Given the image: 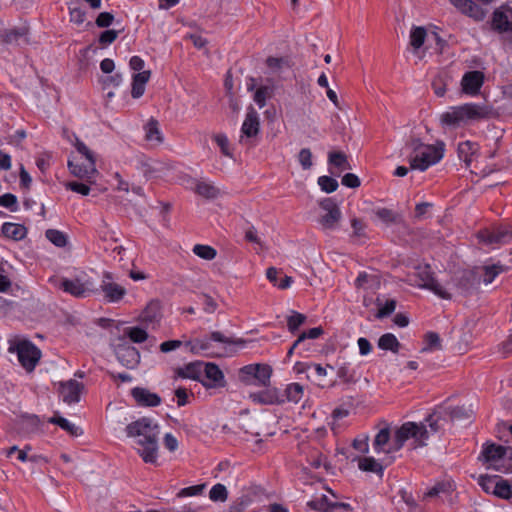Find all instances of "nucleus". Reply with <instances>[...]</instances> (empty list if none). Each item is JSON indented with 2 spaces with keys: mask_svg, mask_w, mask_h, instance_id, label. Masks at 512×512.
I'll list each match as a JSON object with an SVG mask.
<instances>
[{
  "mask_svg": "<svg viewBox=\"0 0 512 512\" xmlns=\"http://www.w3.org/2000/svg\"><path fill=\"white\" fill-rule=\"evenodd\" d=\"M127 437L133 438L137 453L145 463L157 464L159 425L149 417H142L126 426Z\"/></svg>",
  "mask_w": 512,
  "mask_h": 512,
  "instance_id": "obj_1",
  "label": "nucleus"
},
{
  "mask_svg": "<svg viewBox=\"0 0 512 512\" xmlns=\"http://www.w3.org/2000/svg\"><path fill=\"white\" fill-rule=\"evenodd\" d=\"M445 144L441 141L436 144H425L419 138L409 139L403 153L410 165V169L425 171L437 164L444 157Z\"/></svg>",
  "mask_w": 512,
  "mask_h": 512,
  "instance_id": "obj_2",
  "label": "nucleus"
},
{
  "mask_svg": "<svg viewBox=\"0 0 512 512\" xmlns=\"http://www.w3.org/2000/svg\"><path fill=\"white\" fill-rule=\"evenodd\" d=\"M490 113L491 109L486 105L467 103L451 107L441 115L440 120L444 126L458 127L469 121H477L487 118Z\"/></svg>",
  "mask_w": 512,
  "mask_h": 512,
  "instance_id": "obj_3",
  "label": "nucleus"
},
{
  "mask_svg": "<svg viewBox=\"0 0 512 512\" xmlns=\"http://www.w3.org/2000/svg\"><path fill=\"white\" fill-rule=\"evenodd\" d=\"M74 146L81 155V159L68 161L70 172L75 177L85 179L88 183H94L98 174L94 153L78 138H76Z\"/></svg>",
  "mask_w": 512,
  "mask_h": 512,
  "instance_id": "obj_4",
  "label": "nucleus"
},
{
  "mask_svg": "<svg viewBox=\"0 0 512 512\" xmlns=\"http://www.w3.org/2000/svg\"><path fill=\"white\" fill-rule=\"evenodd\" d=\"M429 432L423 423L405 422L394 432L393 446L389 451H398L404 444L411 440L413 448H419L427 445Z\"/></svg>",
  "mask_w": 512,
  "mask_h": 512,
  "instance_id": "obj_5",
  "label": "nucleus"
},
{
  "mask_svg": "<svg viewBox=\"0 0 512 512\" xmlns=\"http://www.w3.org/2000/svg\"><path fill=\"white\" fill-rule=\"evenodd\" d=\"M59 288L76 298H86L98 291L94 280L85 271H79L72 278H62Z\"/></svg>",
  "mask_w": 512,
  "mask_h": 512,
  "instance_id": "obj_6",
  "label": "nucleus"
},
{
  "mask_svg": "<svg viewBox=\"0 0 512 512\" xmlns=\"http://www.w3.org/2000/svg\"><path fill=\"white\" fill-rule=\"evenodd\" d=\"M508 451H512V449L502 445L489 444L483 448L479 458L488 469L507 473L509 471V465H506Z\"/></svg>",
  "mask_w": 512,
  "mask_h": 512,
  "instance_id": "obj_7",
  "label": "nucleus"
},
{
  "mask_svg": "<svg viewBox=\"0 0 512 512\" xmlns=\"http://www.w3.org/2000/svg\"><path fill=\"white\" fill-rule=\"evenodd\" d=\"M272 372L268 364H249L240 369V379L247 384L268 387Z\"/></svg>",
  "mask_w": 512,
  "mask_h": 512,
  "instance_id": "obj_8",
  "label": "nucleus"
},
{
  "mask_svg": "<svg viewBox=\"0 0 512 512\" xmlns=\"http://www.w3.org/2000/svg\"><path fill=\"white\" fill-rule=\"evenodd\" d=\"M491 27L504 42L512 44V7L502 5L497 8L492 15Z\"/></svg>",
  "mask_w": 512,
  "mask_h": 512,
  "instance_id": "obj_9",
  "label": "nucleus"
},
{
  "mask_svg": "<svg viewBox=\"0 0 512 512\" xmlns=\"http://www.w3.org/2000/svg\"><path fill=\"white\" fill-rule=\"evenodd\" d=\"M418 276L421 281L420 287L432 291L435 295L442 299H451L452 294L450 285L436 278L430 271L429 266H425L424 268L420 269Z\"/></svg>",
  "mask_w": 512,
  "mask_h": 512,
  "instance_id": "obj_10",
  "label": "nucleus"
},
{
  "mask_svg": "<svg viewBox=\"0 0 512 512\" xmlns=\"http://www.w3.org/2000/svg\"><path fill=\"white\" fill-rule=\"evenodd\" d=\"M8 352L17 355L21 366L32 372V342L20 336H14L8 340Z\"/></svg>",
  "mask_w": 512,
  "mask_h": 512,
  "instance_id": "obj_11",
  "label": "nucleus"
},
{
  "mask_svg": "<svg viewBox=\"0 0 512 512\" xmlns=\"http://www.w3.org/2000/svg\"><path fill=\"white\" fill-rule=\"evenodd\" d=\"M320 207L324 211L319 218V224L323 230H335L342 218V213L337 203L331 199L326 198L320 202Z\"/></svg>",
  "mask_w": 512,
  "mask_h": 512,
  "instance_id": "obj_12",
  "label": "nucleus"
},
{
  "mask_svg": "<svg viewBox=\"0 0 512 512\" xmlns=\"http://www.w3.org/2000/svg\"><path fill=\"white\" fill-rule=\"evenodd\" d=\"M211 340L224 344H233L238 346H243L245 344V341L242 339L231 340L225 337L222 333L215 331L211 333V339L203 338L189 342V344L191 345V352L195 354L205 352L207 355H219L218 353L210 352Z\"/></svg>",
  "mask_w": 512,
  "mask_h": 512,
  "instance_id": "obj_13",
  "label": "nucleus"
},
{
  "mask_svg": "<svg viewBox=\"0 0 512 512\" xmlns=\"http://www.w3.org/2000/svg\"><path fill=\"white\" fill-rule=\"evenodd\" d=\"M100 290L107 302L116 303L126 295V289L114 281L110 272H104L100 284Z\"/></svg>",
  "mask_w": 512,
  "mask_h": 512,
  "instance_id": "obj_14",
  "label": "nucleus"
},
{
  "mask_svg": "<svg viewBox=\"0 0 512 512\" xmlns=\"http://www.w3.org/2000/svg\"><path fill=\"white\" fill-rule=\"evenodd\" d=\"M115 354L119 362L128 369H134L140 363L139 351L125 340L116 345Z\"/></svg>",
  "mask_w": 512,
  "mask_h": 512,
  "instance_id": "obj_15",
  "label": "nucleus"
},
{
  "mask_svg": "<svg viewBox=\"0 0 512 512\" xmlns=\"http://www.w3.org/2000/svg\"><path fill=\"white\" fill-rule=\"evenodd\" d=\"M84 390V385L76 380L70 379L60 385V395L67 404H73L80 401V394Z\"/></svg>",
  "mask_w": 512,
  "mask_h": 512,
  "instance_id": "obj_16",
  "label": "nucleus"
},
{
  "mask_svg": "<svg viewBox=\"0 0 512 512\" xmlns=\"http://www.w3.org/2000/svg\"><path fill=\"white\" fill-rule=\"evenodd\" d=\"M477 278L473 271L462 270L455 273L452 282H446L451 287V290L458 289L461 292H468L476 284Z\"/></svg>",
  "mask_w": 512,
  "mask_h": 512,
  "instance_id": "obj_17",
  "label": "nucleus"
},
{
  "mask_svg": "<svg viewBox=\"0 0 512 512\" xmlns=\"http://www.w3.org/2000/svg\"><path fill=\"white\" fill-rule=\"evenodd\" d=\"M266 388L263 391L251 393L249 398L255 403L265 405L281 404L285 401L284 395H281L276 388Z\"/></svg>",
  "mask_w": 512,
  "mask_h": 512,
  "instance_id": "obj_18",
  "label": "nucleus"
},
{
  "mask_svg": "<svg viewBox=\"0 0 512 512\" xmlns=\"http://www.w3.org/2000/svg\"><path fill=\"white\" fill-rule=\"evenodd\" d=\"M259 129V115L253 107H249L241 127L242 136L240 141H243L244 136L247 138L255 137L259 133Z\"/></svg>",
  "mask_w": 512,
  "mask_h": 512,
  "instance_id": "obj_19",
  "label": "nucleus"
},
{
  "mask_svg": "<svg viewBox=\"0 0 512 512\" xmlns=\"http://www.w3.org/2000/svg\"><path fill=\"white\" fill-rule=\"evenodd\" d=\"M203 375L206 381L202 379V384L206 387H222L224 386V375L216 364L204 363Z\"/></svg>",
  "mask_w": 512,
  "mask_h": 512,
  "instance_id": "obj_20",
  "label": "nucleus"
},
{
  "mask_svg": "<svg viewBox=\"0 0 512 512\" xmlns=\"http://www.w3.org/2000/svg\"><path fill=\"white\" fill-rule=\"evenodd\" d=\"M483 81L484 74L481 71H469L462 78V89L467 94L475 95L480 90Z\"/></svg>",
  "mask_w": 512,
  "mask_h": 512,
  "instance_id": "obj_21",
  "label": "nucleus"
},
{
  "mask_svg": "<svg viewBox=\"0 0 512 512\" xmlns=\"http://www.w3.org/2000/svg\"><path fill=\"white\" fill-rule=\"evenodd\" d=\"M131 395L140 406L156 407L161 403V397L146 388L135 387L131 390Z\"/></svg>",
  "mask_w": 512,
  "mask_h": 512,
  "instance_id": "obj_22",
  "label": "nucleus"
},
{
  "mask_svg": "<svg viewBox=\"0 0 512 512\" xmlns=\"http://www.w3.org/2000/svg\"><path fill=\"white\" fill-rule=\"evenodd\" d=\"M427 37V30L422 26H413L409 34V45L412 49L413 54L418 56L419 59L423 58L421 48L425 43Z\"/></svg>",
  "mask_w": 512,
  "mask_h": 512,
  "instance_id": "obj_23",
  "label": "nucleus"
},
{
  "mask_svg": "<svg viewBox=\"0 0 512 512\" xmlns=\"http://www.w3.org/2000/svg\"><path fill=\"white\" fill-rule=\"evenodd\" d=\"M462 13L474 18L482 20L485 16L484 11L472 0H449Z\"/></svg>",
  "mask_w": 512,
  "mask_h": 512,
  "instance_id": "obj_24",
  "label": "nucleus"
},
{
  "mask_svg": "<svg viewBox=\"0 0 512 512\" xmlns=\"http://www.w3.org/2000/svg\"><path fill=\"white\" fill-rule=\"evenodd\" d=\"M161 317V303L158 300L150 301L140 315L141 321L148 325L158 323Z\"/></svg>",
  "mask_w": 512,
  "mask_h": 512,
  "instance_id": "obj_25",
  "label": "nucleus"
},
{
  "mask_svg": "<svg viewBox=\"0 0 512 512\" xmlns=\"http://www.w3.org/2000/svg\"><path fill=\"white\" fill-rule=\"evenodd\" d=\"M204 362L195 361L177 369V375L181 378H189L202 381Z\"/></svg>",
  "mask_w": 512,
  "mask_h": 512,
  "instance_id": "obj_26",
  "label": "nucleus"
},
{
  "mask_svg": "<svg viewBox=\"0 0 512 512\" xmlns=\"http://www.w3.org/2000/svg\"><path fill=\"white\" fill-rule=\"evenodd\" d=\"M151 72L145 70L133 76L131 95L133 98H140L145 92L146 83L149 81Z\"/></svg>",
  "mask_w": 512,
  "mask_h": 512,
  "instance_id": "obj_27",
  "label": "nucleus"
},
{
  "mask_svg": "<svg viewBox=\"0 0 512 512\" xmlns=\"http://www.w3.org/2000/svg\"><path fill=\"white\" fill-rule=\"evenodd\" d=\"M390 430L388 427L381 429L375 436L373 441V448L375 452L391 453L389 448L393 446V442L390 443Z\"/></svg>",
  "mask_w": 512,
  "mask_h": 512,
  "instance_id": "obj_28",
  "label": "nucleus"
},
{
  "mask_svg": "<svg viewBox=\"0 0 512 512\" xmlns=\"http://www.w3.org/2000/svg\"><path fill=\"white\" fill-rule=\"evenodd\" d=\"M1 232L6 238L19 241L26 237L27 228L21 224L5 222L2 225Z\"/></svg>",
  "mask_w": 512,
  "mask_h": 512,
  "instance_id": "obj_29",
  "label": "nucleus"
},
{
  "mask_svg": "<svg viewBox=\"0 0 512 512\" xmlns=\"http://www.w3.org/2000/svg\"><path fill=\"white\" fill-rule=\"evenodd\" d=\"M195 192L206 199H215L220 196L221 190L210 182L198 181Z\"/></svg>",
  "mask_w": 512,
  "mask_h": 512,
  "instance_id": "obj_30",
  "label": "nucleus"
},
{
  "mask_svg": "<svg viewBox=\"0 0 512 512\" xmlns=\"http://www.w3.org/2000/svg\"><path fill=\"white\" fill-rule=\"evenodd\" d=\"M377 345L380 349L385 351H391L393 353H398L401 347L400 342L392 333H385L382 336H380Z\"/></svg>",
  "mask_w": 512,
  "mask_h": 512,
  "instance_id": "obj_31",
  "label": "nucleus"
},
{
  "mask_svg": "<svg viewBox=\"0 0 512 512\" xmlns=\"http://www.w3.org/2000/svg\"><path fill=\"white\" fill-rule=\"evenodd\" d=\"M29 33L28 26L14 27L5 31L4 41L7 43L19 42L20 40H27Z\"/></svg>",
  "mask_w": 512,
  "mask_h": 512,
  "instance_id": "obj_32",
  "label": "nucleus"
},
{
  "mask_svg": "<svg viewBox=\"0 0 512 512\" xmlns=\"http://www.w3.org/2000/svg\"><path fill=\"white\" fill-rule=\"evenodd\" d=\"M50 423L58 425L60 428L65 430L71 436H80L82 434V429L75 424L71 423L64 417L55 416L49 419Z\"/></svg>",
  "mask_w": 512,
  "mask_h": 512,
  "instance_id": "obj_33",
  "label": "nucleus"
},
{
  "mask_svg": "<svg viewBox=\"0 0 512 512\" xmlns=\"http://www.w3.org/2000/svg\"><path fill=\"white\" fill-rule=\"evenodd\" d=\"M45 237L58 248H64L68 244L67 234L57 229L46 230Z\"/></svg>",
  "mask_w": 512,
  "mask_h": 512,
  "instance_id": "obj_34",
  "label": "nucleus"
},
{
  "mask_svg": "<svg viewBox=\"0 0 512 512\" xmlns=\"http://www.w3.org/2000/svg\"><path fill=\"white\" fill-rule=\"evenodd\" d=\"M328 162L330 165L338 168L340 171L351 169L347 156L340 151L330 152L328 154Z\"/></svg>",
  "mask_w": 512,
  "mask_h": 512,
  "instance_id": "obj_35",
  "label": "nucleus"
},
{
  "mask_svg": "<svg viewBox=\"0 0 512 512\" xmlns=\"http://www.w3.org/2000/svg\"><path fill=\"white\" fill-rule=\"evenodd\" d=\"M446 413L450 416L451 420H468L473 415L471 406H456L448 407Z\"/></svg>",
  "mask_w": 512,
  "mask_h": 512,
  "instance_id": "obj_36",
  "label": "nucleus"
},
{
  "mask_svg": "<svg viewBox=\"0 0 512 512\" xmlns=\"http://www.w3.org/2000/svg\"><path fill=\"white\" fill-rule=\"evenodd\" d=\"M480 239L487 243H503L506 242V238L510 237V230H499L497 232H484L479 234Z\"/></svg>",
  "mask_w": 512,
  "mask_h": 512,
  "instance_id": "obj_37",
  "label": "nucleus"
},
{
  "mask_svg": "<svg viewBox=\"0 0 512 512\" xmlns=\"http://www.w3.org/2000/svg\"><path fill=\"white\" fill-rule=\"evenodd\" d=\"M304 395V388L299 383H291L285 389V398L289 402L298 403Z\"/></svg>",
  "mask_w": 512,
  "mask_h": 512,
  "instance_id": "obj_38",
  "label": "nucleus"
},
{
  "mask_svg": "<svg viewBox=\"0 0 512 512\" xmlns=\"http://www.w3.org/2000/svg\"><path fill=\"white\" fill-rule=\"evenodd\" d=\"M358 467L360 470L366 472H373L380 475L383 473L382 465L372 457H365L359 459Z\"/></svg>",
  "mask_w": 512,
  "mask_h": 512,
  "instance_id": "obj_39",
  "label": "nucleus"
},
{
  "mask_svg": "<svg viewBox=\"0 0 512 512\" xmlns=\"http://www.w3.org/2000/svg\"><path fill=\"white\" fill-rule=\"evenodd\" d=\"M146 131V140L148 141H154L157 144L162 143L163 137L162 134L158 128V122L156 120H150L147 125L145 126Z\"/></svg>",
  "mask_w": 512,
  "mask_h": 512,
  "instance_id": "obj_40",
  "label": "nucleus"
},
{
  "mask_svg": "<svg viewBox=\"0 0 512 512\" xmlns=\"http://www.w3.org/2000/svg\"><path fill=\"white\" fill-rule=\"evenodd\" d=\"M476 150L477 145L470 141H465L458 145L459 156L467 165L472 161L471 156L476 152Z\"/></svg>",
  "mask_w": 512,
  "mask_h": 512,
  "instance_id": "obj_41",
  "label": "nucleus"
},
{
  "mask_svg": "<svg viewBox=\"0 0 512 512\" xmlns=\"http://www.w3.org/2000/svg\"><path fill=\"white\" fill-rule=\"evenodd\" d=\"M494 495L502 499L512 498V487L510 482L498 476L497 487L495 488Z\"/></svg>",
  "mask_w": 512,
  "mask_h": 512,
  "instance_id": "obj_42",
  "label": "nucleus"
},
{
  "mask_svg": "<svg viewBox=\"0 0 512 512\" xmlns=\"http://www.w3.org/2000/svg\"><path fill=\"white\" fill-rule=\"evenodd\" d=\"M497 479L498 476H489V475H480L478 477V484L483 489L484 492L488 494L495 493V488L497 487Z\"/></svg>",
  "mask_w": 512,
  "mask_h": 512,
  "instance_id": "obj_43",
  "label": "nucleus"
},
{
  "mask_svg": "<svg viewBox=\"0 0 512 512\" xmlns=\"http://www.w3.org/2000/svg\"><path fill=\"white\" fill-rule=\"evenodd\" d=\"M337 376L345 383H355L357 380L355 371L346 362L338 367Z\"/></svg>",
  "mask_w": 512,
  "mask_h": 512,
  "instance_id": "obj_44",
  "label": "nucleus"
},
{
  "mask_svg": "<svg viewBox=\"0 0 512 512\" xmlns=\"http://www.w3.org/2000/svg\"><path fill=\"white\" fill-rule=\"evenodd\" d=\"M351 226L353 229V232L351 234V239L353 241H358L360 239L366 238V224L363 220L358 218H352L351 219Z\"/></svg>",
  "mask_w": 512,
  "mask_h": 512,
  "instance_id": "obj_45",
  "label": "nucleus"
},
{
  "mask_svg": "<svg viewBox=\"0 0 512 512\" xmlns=\"http://www.w3.org/2000/svg\"><path fill=\"white\" fill-rule=\"evenodd\" d=\"M266 64L268 68L271 70L274 74H280V72L284 68H289V61L283 57L277 58V57H269L266 60Z\"/></svg>",
  "mask_w": 512,
  "mask_h": 512,
  "instance_id": "obj_46",
  "label": "nucleus"
},
{
  "mask_svg": "<svg viewBox=\"0 0 512 512\" xmlns=\"http://www.w3.org/2000/svg\"><path fill=\"white\" fill-rule=\"evenodd\" d=\"M193 253L204 260H213L217 251L209 245L196 244L193 247Z\"/></svg>",
  "mask_w": 512,
  "mask_h": 512,
  "instance_id": "obj_47",
  "label": "nucleus"
},
{
  "mask_svg": "<svg viewBox=\"0 0 512 512\" xmlns=\"http://www.w3.org/2000/svg\"><path fill=\"white\" fill-rule=\"evenodd\" d=\"M332 502L329 501L326 495H322L320 498H316L307 502V506L313 510H319L324 512H331Z\"/></svg>",
  "mask_w": 512,
  "mask_h": 512,
  "instance_id": "obj_48",
  "label": "nucleus"
},
{
  "mask_svg": "<svg viewBox=\"0 0 512 512\" xmlns=\"http://www.w3.org/2000/svg\"><path fill=\"white\" fill-rule=\"evenodd\" d=\"M425 344L426 345L421 350L422 352L442 349L441 339L435 332H429L426 334Z\"/></svg>",
  "mask_w": 512,
  "mask_h": 512,
  "instance_id": "obj_49",
  "label": "nucleus"
},
{
  "mask_svg": "<svg viewBox=\"0 0 512 512\" xmlns=\"http://www.w3.org/2000/svg\"><path fill=\"white\" fill-rule=\"evenodd\" d=\"M125 334L134 343H142L147 340L148 333L140 327H129L125 330Z\"/></svg>",
  "mask_w": 512,
  "mask_h": 512,
  "instance_id": "obj_50",
  "label": "nucleus"
},
{
  "mask_svg": "<svg viewBox=\"0 0 512 512\" xmlns=\"http://www.w3.org/2000/svg\"><path fill=\"white\" fill-rule=\"evenodd\" d=\"M272 95V90L268 86L259 87L254 94V101L259 106V108H263L266 105V101Z\"/></svg>",
  "mask_w": 512,
  "mask_h": 512,
  "instance_id": "obj_51",
  "label": "nucleus"
},
{
  "mask_svg": "<svg viewBox=\"0 0 512 512\" xmlns=\"http://www.w3.org/2000/svg\"><path fill=\"white\" fill-rule=\"evenodd\" d=\"M209 497L212 501H226L228 498V492L226 487L220 483L215 484L209 492Z\"/></svg>",
  "mask_w": 512,
  "mask_h": 512,
  "instance_id": "obj_52",
  "label": "nucleus"
},
{
  "mask_svg": "<svg viewBox=\"0 0 512 512\" xmlns=\"http://www.w3.org/2000/svg\"><path fill=\"white\" fill-rule=\"evenodd\" d=\"M305 321L306 316L304 314L293 312L292 315L287 318V326L289 331L294 333L302 324H304Z\"/></svg>",
  "mask_w": 512,
  "mask_h": 512,
  "instance_id": "obj_53",
  "label": "nucleus"
},
{
  "mask_svg": "<svg viewBox=\"0 0 512 512\" xmlns=\"http://www.w3.org/2000/svg\"><path fill=\"white\" fill-rule=\"evenodd\" d=\"M318 185L326 193H332L338 188L337 180L329 176H320L318 178Z\"/></svg>",
  "mask_w": 512,
  "mask_h": 512,
  "instance_id": "obj_54",
  "label": "nucleus"
},
{
  "mask_svg": "<svg viewBox=\"0 0 512 512\" xmlns=\"http://www.w3.org/2000/svg\"><path fill=\"white\" fill-rule=\"evenodd\" d=\"M379 309L377 312V318H384L392 314L396 309V300L389 299L386 300L384 304L378 303L377 304Z\"/></svg>",
  "mask_w": 512,
  "mask_h": 512,
  "instance_id": "obj_55",
  "label": "nucleus"
},
{
  "mask_svg": "<svg viewBox=\"0 0 512 512\" xmlns=\"http://www.w3.org/2000/svg\"><path fill=\"white\" fill-rule=\"evenodd\" d=\"M0 206L9 209L11 212H16L18 210L17 197L12 193L0 196Z\"/></svg>",
  "mask_w": 512,
  "mask_h": 512,
  "instance_id": "obj_56",
  "label": "nucleus"
},
{
  "mask_svg": "<svg viewBox=\"0 0 512 512\" xmlns=\"http://www.w3.org/2000/svg\"><path fill=\"white\" fill-rule=\"evenodd\" d=\"M213 139L217 143V145L220 147L223 155H225L227 157L232 156V153L229 149V140L226 135L216 134V135H214Z\"/></svg>",
  "mask_w": 512,
  "mask_h": 512,
  "instance_id": "obj_57",
  "label": "nucleus"
},
{
  "mask_svg": "<svg viewBox=\"0 0 512 512\" xmlns=\"http://www.w3.org/2000/svg\"><path fill=\"white\" fill-rule=\"evenodd\" d=\"M298 160L304 170L312 167V153L309 148H303L298 154Z\"/></svg>",
  "mask_w": 512,
  "mask_h": 512,
  "instance_id": "obj_58",
  "label": "nucleus"
},
{
  "mask_svg": "<svg viewBox=\"0 0 512 512\" xmlns=\"http://www.w3.org/2000/svg\"><path fill=\"white\" fill-rule=\"evenodd\" d=\"M375 215L379 220H381L385 224L393 223L396 220L394 212L387 208H380L376 210Z\"/></svg>",
  "mask_w": 512,
  "mask_h": 512,
  "instance_id": "obj_59",
  "label": "nucleus"
},
{
  "mask_svg": "<svg viewBox=\"0 0 512 512\" xmlns=\"http://www.w3.org/2000/svg\"><path fill=\"white\" fill-rule=\"evenodd\" d=\"M310 464L312 467L318 469L320 467H324L326 470L330 469V464L327 462V458L321 453H315L310 456Z\"/></svg>",
  "mask_w": 512,
  "mask_h": 512,
  "instance_id": "obj_60",
  "label": "nucleus"
},
{
  "mask_svg": "<svg viewBox=\"0 0 512 512\" xmlns=\"http://www.w3.org/2000/svg\"><path fill=\"white\" fill-rule=\"evenodd\" d=\"M66 188L75 193L81 194L83 196L88 195L90 192V187L88 184L80 183V182H76V181L68 182L66 184Z\"/></svg>",
  "mask_w": 512,
  "mask_h": 512,
  "instance_id": "obj_61",
  "label": "nucleus"
},
{
  "mask_svg": "<svg viewBox=\"0 0 512 512\" xmlns=\"http://www.w3.org/2000/svg\"><path fill=\"white\" fill-rule=\"evenodd\" d=\"M114 21V16L110 12H101L96 20L95 23L100 28H106L109 27Z\"/></svg>",
  "mask_w": 512,
  "mask_h": 512,
  "instance_id": "obj_62",
  "label": "nucleus"
},
{
  "mask_svg": "<svg viewBox=\"0 0 512 512\" xmlns=\"http://www.w3.org/2000/svg\"><path fill=\"white\" fill-rule=\"evenodd\" d=\"M368 441H369V436L363 435L361 437L355 438L352 445L359 452L368 453V451H369Z\"/></svg>",
  "mask_w": 512,
  "mask_h": 512,
  "instance_id": "obj_63",
  "label": "nucleus"
},
{
  "mask_svg": "<svg viewBox=\"0 0 512 512\" xmlns=\"http://www.w3.org/2000/svg\"><path fill=\"white\" fill-rule=\"evenodd\" d=\"M502 272V269L500 266H497V265H492V266H487L485 267V274H484V283L485 284H490L494 278Z\"/></svg>",
  "mask_w": 512,
  "mask_h": 512,
  "instance_id": "obj_64",
  "label": "nucleus"
}]
</instances>
